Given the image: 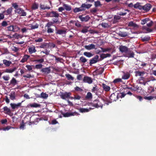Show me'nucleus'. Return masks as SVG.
I'll use <instances>...</instances> for the list:
<instances>
[{"label": "nucleus", "mask_w": 156, "mask_h": 156, "mask_svg": "<svg viewBox=\"0 0 156 156\" xmlns=\"http://www.w3.org/2000/svg\"><path fill=\"white\" fill-rule=\"evenodd\" d=\"M91 4H86L85 3L82 4L80 8H75L73 9L74 13H77L80 12L85 11L86 9H89L91 6Z\"/></svg>", "instance_id": "1"}, {"label": "nucleus", "mask_w": 156, "mask_h": 156, "mask_svg": "<svg viewBox=\"0 0 156 156\" xmlns=\"http://www.w3.org/2000/svg\"><path fill=\"white\" fill-rule=\"evenodd\" d=\"M60 97L63 99L66 100V98H68L71 95V94L70 92H60Z\"/></svg>", "instance_id": "2"}, {"label": "nucleus", "mask_w": 156, "mask_h": 156, "mask_svg": "<svg viewBox=\"0 0 156 156\" xmlns=\"http://www.w3.org/2000/svg\"><path fill=\"white\" fill-rule=\"evenodd\" d=\"M79 18L82 22H87L90 19V17L88 15L85 16L84 15H80L79 16Z\"/></svg>", "instance_id": "3"}, {"label": "nucleus", "mask_w": 156, "mask_h": 156, "mask_svg": "<svg viewBox=\"0 0 156 156\" xmlns=\"http://www.w3.org/2000/svg\"><path fill=\"white\" fill-rule=\"evenodd\" d=\"M15 12L21 16H25L27 14L26 12H25L24 10L21 8H18L15 11Z\"/></svg>", "instance_id": "4"}, {"label": "nucleus", "mask_w": 156, "mask_h": 156, "mask_svg": "<svg viewBox=\"0 0 156 156\" xmlns=\"http://www.w3.org/2000/svg\"><path fill=\"white\" fill-rule=\"evenodd\" d=\"M93 107L94 108H102L103 105L100 101L98 100H94L93 102Z\"/></svg>", "instance_id": "5"}, {"label": "nucleus", "mask_w": 156, "mask_h": 156, "mask_svg": "<svg viewBox=\"0 0 156 156\" xmlns=\"http://www.w3.org/2000/svg\"><path fill=\"white\" fill-rule=\"evenodd\" d=\"M47 16L50 17H58L59 16V14L57 13L56 12L54 11H52L47 13Z\"/></svg>", "instance_id": "6"}, {"label": "nucleus", "mask_w": 156, "mask_h": 156, "mask_svg": "<svg viewBox=\"0 0 156 156\" xmlns=\"http://www.w3.org/2000/svg\"><path fill=\"white\" fill-rule=\"evenodd\" d=\"M152 5L149 3H147L143 6L142 10L146 12L149 11L152 8Z\"/></svg>", "instance_id": "7"}, {"label": "nucleus", "mask_w": 156, "mask_h": 156, "mask_svg": "<svg viewBox=\"0 0 156 156\" xmlns=\"http://www.w3.org/2000/svg\"><path fill=\"white\" fill-rule=\"evenodd\" d=\"M83 82L87 83L89 84H91L93 82L91 78L87 76H84L83 80Z\"/></svg>", "instance_id": "8"}, {"label": "nucleus", "mask_w": 156, "mask_h": 156, "mask_svg": "<svg viewBox=\"0 0 156 156\" xmlns=\"http://www.w3.org/2000/svg\"><path fill=\"white\" fill-rule=\"evenodd\" d=\"M23 102V101H22L21 102L17 104L11 103L10 105L13 109H18L19 107H21V104Z\"/></svg>", "instance_id": "9"}, {"label": "nucleus", "mask_w": 156, "mask_h": 156, "mask_svg": "<svg viewBox=\"0 0 156 156\" xmlns=\"http://www.w3.org/2000/svg\"><path fill=\"white\" fill-rule=\"evenodd\" d=\"M119 98L118 94L115 93L112 94L110 97V99L111 102L116 101Z\"/></svg>", "instance_id": "10"}, {"label": "nucleus", "mask_w": 156, "mask_h": 156, "mask_svg": "<svg viewBox=\"0 0 156 156\" xmlns=\"http://www.w3.org/2000/svg\"><path fill=\"white\" fill-rule=\"evenodd\" d=\"M134 53L133 51H128L126 52L125 56L128 58H133L134 57Z\"/></svg>", "instance_id": "11"}, {"label": "nucleus", "mask_w": 156, "mask_h": 156, "mask_svg": "<svg viewBox=\"0 0 156 156\" xmlns=\"http://www.w3.org/2000/svg\"><path fill=\"white\" fill-rule=\"evenodd\" d=\"M94 108H92L90 107L89 109L86 108H80L78 109L79 112L80 113H83L85 112H87L90 111V110H91Z\"/></svg>", "instance_id": "12"}, {"label": "nucleus", "mask_w": 156, "mask_h": 156, "mask_svg": "<svg viewBox=\"0 0 156 156\" xmlns=\"http://www.w3.org/2000/svg\"><path fill=\"white\" fill-rule=\"evenodd\" d=\"M41 72L45 74H48L51 72V69L50 67H46L41 69Z\"/></svg>", "instance_id": "13"}, {"label": "nucleus", "mask_w": 156, "mask_h": 156, "mask_svg": "<svg viewBox=\"0 0 156 156\" xmlns=\"http://www.w3.org/2000/svg\"><path fill=\"white\" fill-rule=\"evenodd\" d=\"M28 51L30 54L35 53L37 51V50L35 49V47L34 45H32L30 47L28 48Z\"/></svg>", "instance_id": "14"}, {"label": "nucleus", "mask_w": 156, "mask_h": 156, "mask_svg": "<svg viewBox=\"0 0 156 156\" xmlns=\"http://www.w3.org/2000/svg\"><path fill=\"white\" fill-rule=\"evenodd\" d=\"M56 34L60 35H62L63 34H66V30H63L57 29L56 27Z\"/></svg>", "instance_id": "15"}, {"label": "nucleus", "mask_w": 156, "mask_h": 156, "mask_svg": "<svg viewBox=\"0 0 156 156\" xmlns=\"http://www.w3.org/2000/svg\"><path fill=\"white\" fill-rule=\"evenodd\" d=\"M85 48L87 50H90L95 48V46L94 44H91L89 45H85L84 46Z\"/></svg>", "instance_id": "16"}, {"label": "nucleus", "mask_w": 156, "mask_h": 156, "mask_svg": "<svg viewBox=\"0 0 156 156\" xmlns=\"http://www.w3.org/2000/svg\"><path fill=\"white\" fill-rule=\"evenodd\" d=\"M119 49L121 52H125L126 53L128 51V49L127 47L122 45L120 46Z\"/></svg>", "instance_id": "17"}, {"label": "nucleus", "mask_w": 156, "mask_h": 156, "mask_svg": "<svg viewBox=\"0 0 156 156\" xmlns=\"http://www.w3.org/2000/svg\"><path fill=\"white\" fill-rule=\"evenodd\" d=\"M127 88L130 89L132 91H135L138 90H141V87H139L137 85L134 86L132 87H127Z\"/></svg>", "instance_id": "18"}, {"label": "nucleus", "mask_w": 156, "mask_h": 156, "mask_svg": "<svg viewBox=\"0 0 156 156\" xmlns=\"http://www.w3.org/2000/svg\"><path fill=\"white\" fill-rule=\"evenodd\" d=\"M77 115V112H66L64 113L63 114V115L64 117H68L74 115Z\"/></svg>", "instance_id": "19"}, {"label": "nucleus", "mask_w": 156, "mask_h": 156, "mask_svg": "<svg viewBox=\"0 0 156 156\" xmlns=\"http://www.w3.org/2000/svg\"><path fill=\"white\" fill-rule=\"evenodd\" d=\"M12 9V7L8 8L7 10H5L3 12V13H5V15H8L11 14Z\"/></svg>", "instance_id": "20"}, {"label": "nucleus", "mask_w": 156, "mask_h": 156, "mask_svg": "<svg viewBox=\"0 0 156 156\" xmlns=\"http://www.w3.org/2000/svg\"><path fill=\"white\" fill-rule=\"evenodd\" d=\"M142 5H141L140 3L139 2H137L136 4L134 5V7L136 9H138L140 10H142Z\"/></svg>", "instance_id": "21"}, {"label": "nucleus", "mask_w": 156, "mask_h": 156, "mask_svg": "<svg viewBox=\"0 0 156 156\" xmlns=\"http://www.w3.org/2000/svg\"><path fill=\"white\" fill-rule=\"evenodd\" d=\"M30 57V56L27 55H25L21 60L20 62L24 63Z\"/></svg>", "instance_id": "22"}, {"label": "nucleus", "mask_w": 156, "mask_h": 156, "mask_svg": "<svg viewBox=\"0 0 156 156\" xmlns=\"http://www.w3.org/2000/svg\"><path fill=\"white\" fill-rule=\"evenodd\" d=\"M3 109L4 111L5 112V113L8 115H10L11 113V111L7 106H5L3 107Z\"/></svg>", "instance_id": "23"}, {"label": "nucleus", "mask_w": 156, "mask_h": 156, "mask_svg": "<svg viewBox=\"0 0 156 156\" xmlns=\"http://www.w3.org/2000/svg\"><path fill=\"white\" fill-rule=\"evenodd\" d=\"M49 46V45L48 43L44 42L41 44L39 46V48H48Z\"/></svg>", "instance_id": "24"}, {"label": "nucleus", "mask_w": 156, "mask_h": 156, "mask_svg": "<svg viewBox=\"0 0 156 156\" xmlns=\"http://www.w3.org/2000/svg\"><path fill=\"white\" fill-rule=\"evenodd\" d=\"M30 30H33L39 27V25L36 23L35 25H33L32 24H30L28 25Z\"/></svg>", "instance_id": "25"}, {"label": "nucleus", "mask_w": 156, "mask_h": 156, "mask_svg": "<svg viewBox=\"0 0 156 156\" xmlns=\"http://www.w3.org/2000/svg\"><path fill=\"white\" fill-rule=\"evenodd\" d=\"M16 69V67H14L12 69H5L4 71V72L6 73H11L13 72H14L15 71Z\"/></svg>", "instance_id": "26"}, {"label": "nucleus", "mask_w": 156, "mask_h": 156, "mask_svg": "<svg viewBox=\"0 0 156 156\" xmlns=\"http://www.w3.org/2000/svg\"><path fill=\"white\" fill-rule=\"evenodd\" d=\"M129 27H132L134 28H138L139 26L136 23H134L133 21L130 22L128 24Z\"/></svg>", "instance_id": "27"}, {"label": "nucleus", "mask_w": 156, "mask_h": 156, "mask_svg": "<svg viewBox=\"0 0 156 156\" xmlns=\"http://www.w3.org/2000/svg\"><path fill=\"white\" fill-rule=\"evenodd\" d=\"M119 35L121 37H125L128 35V34L127 32L120 31Z\"/></svg>", "instance_id": "28"}, {"label": "nucleus", "mask_w": 156, "mask_h": 156, "mask_svg": "<svg viewBox=\"0 0 156 156\" xmlns=\"http://www.w3.org/2000/svg\"><path fill=\"white\" fill-rule=\"evenodd\" d=\"M102 87L104 90L105 91H109L110 89V87L104 83H103L102 84Z\"/></svg>", "instance_id": "29"}, {"label": "nucleus", "mask_w": 156, "mask_h": 156, "mask_svg": "<svg viewBox=\"0 0 156 156\" xmlns=\"http://www.w3.org/2000/svg\"><path fill=\"white\" fill-rule=\"evenodd\" d=\"M135 73L136 76H143L145 74V72L144 71L141 72L138 71H135Z\"/></svg>", "instance_id": "30"}, {"label": "nucleus", "mask_w": 156, "mask_h": 156, "mask_svg": "<svg viewBox=\"0 0 156 156\" xmlns=\"http://www.w3.org/2000/svg\"><path fill=\"white\" fill-rule=\"evenodd\" d=\"M45 55L42 56V58L39 59H35L33 61L39 62L40 63H42L44 62V57Z\"/></svg>", "instance_id": "31"}, {"label": "nucleus", "mask_w": 156, "mask_h": 156, "mask_svg": "<svg viewBox=\"0 0 156 156\" xmlns=\"http://www.w3.org/2000/svg\"><path fill=\"white\" fill-rule=\"evenodd\" d=\"M3 63L7 67H9L11 64L12 62L9 61H8L6 59H4L3 60Z\"/></svg>", "instance_id": "32"}, {"label": "nucleus", "mask_w": 156, "mask_h": 156, "mask_svg": "<svg viewBox=\"0 0 156 156\" xmlns=\"http://www.w3.org/2000/svg\"><path fill=\"white\" fill-rule=\"evenodd\" d=\"M63 6L64 7V9H66L67 11H70L71 10V6L66 4H64Z\"/></svg>", "instance_id": "33"}, {"label": "nucleus", "mask_w": 156, "mask_h": 156, "mask_svg": "<svg viewBox=\"0 0 156 156\" xmlns=\"http://www.w3.org/2000/svg\"><path fill=\"white\" fill-rule=\"evenodd\" d=\"M130 76V74L129 73H124L122 76V79L124 80H127L129 78Z\"/></svg>", "instance_id": "34"}, {"label": "nucleus", "mask_w": 156, "mask_h": 156, "mask_svg": "<svg viewBox=\"0 0 156 156\" xmlns=\"http://www.w3.org/2000/svg\"><path fill=\"white\" fill-rule=\"evenodd\" d=\"M111 55L110 54H102L100 55V57L102 58V59H103L104 58H106L108 57H110L111 56Z\"/></svg>", "instance_id": "35"}, {"label": "nucleus", "mask_w": 156, "mask_h": 156, "mask_svg": "<svg viewBox=\"0 0 156 156\" xmlns=\"http://www.w3.org/2000/svg\"><path fill=\"white\" fill-rule=\"evenodd\" d=\"M9 95L11 100H13L16 99V95L15 92H12Z\"/></svg>", "instance_id": "36"}, {"label": "nucleus", "mask_w": 156, "mask_h": 156, "mask_svg": "<svg viewBox=\"0 0 156 156\" xmlns=\"http://www.w3.org/2000/svg\"><path fill=\"white\" fill-rule=\"evenodd\" d=\"M83 54L84 56L88 58L91 57L93 55L91 53L88 52H84Z\"/></svg>", "instance_id": "37"}, {"label": "nucleus", "mask_w": 156, "mask_h": 156, "mask_svg": "<svg viewBox=\"0 0 156 156\" xmlns=\"http://www.w3.org/2000/svg\"><path fill=\"white\" fill-rule=\"evenodd\" d=\"M87 60L84 57L82 56L80 57L79 61L80 62L85 63L86 62Z\"/></svg>", "instance_id": "38"}, {"label": "nucleus", "mask_w": 156, "mask_h": 156, "mask_svg": "<svg viewBox=\"0 0 156 156\" xmlns=\"http://www.w3.org/2000/svg\"><path fill=\"white\" fill-rule=\"evenodd\" d=\"M40 7L42 9L45 10L46 9H50V6H48L44 5L41 4Z\"/></svg>", "instance_id": "39"}, {"label": "nucleus", "mask_w": 156, "mask_h": 156, "mask_svg": "<svg viewBox=\"0 0 156 156\" xmlns=\"http://www.w3.org/2000/svg\"><path fill=\"white\" fill-rule=\"evenodd\" d=\"M151 39V37L149 36H145L144 37H142L141 40L143 42L148 41Z\"/></svg>", "instance_id": "40"}, {"label": "nucleus", "mask_w": 156, "mask_h": 156, "mask_svg": "<svg viewBox=\"0 0 156 156\" xmlns=\"http://www.w3.org/2000/svg\"><path fill=\"white\" fill-rule=\"evenodd\" d=\"M150 19L148 18H145L141 20V24L142 25H144Z\"/></svg>", "instance_id": "41"}, {"label": "nucleus", "mask_w": 156, "mask_h": 156, "mask_svg": "<svg viewBox=\"0 0 156 156\" xmlns=\"http://www.w3.org/2000/svg\"><path fill=\"white\" fill-rule=\"evenodd\" d=\"M65 76L67 78L68 80H73L74 78L71 75L69 74H66Z\"/></svg>", "instance_id": "42"}, {"label": "nucleus", "mask_w": 156, "mask_h": 156, "mask_svg": "<svg viewBox=\"0 0 156 156\" xmlns=\"http://www.w3.org/2000/svg\"><path fill=\"white\" fill-rule=\"evenodd\" d=\"M29 105L31 107L34 108H37L40 106V105L39 104H38L35 103L33 104H30Z\"/></svg>", "instance_id": "43"}, {"label": "nucleus", "mask_w": 156, "mask_h": 156, "mask_svg": "<svg viewBox=\"0 0 156 156\" xmlns=\"http://www.w3.org/2000/svg\"><path fill=\"white\" fill-rule=\"evenodd\" d=\"M10 84L14 86L17 83V81L13 77L11 80L10 81Z\"/></svg>", "instance_id": "44"}, {"label": "nucleus", "mask_w": 156, "mask_h": 156, "mask_svg": "<svg viewBox=\"0 0 156 156\" xmlns=\"http://www.w3.org/2000/svg\"><path fill=\"white\" fill-rule=\"evenodd\" d=\"M98 87L97 86H95L94 87H93L92 89L91 90V91L92 92H94L97 94V93L98 90Z\"/></svg>", "instance_id": "45"}, {"label": "nucleus", "mask_w": 156, "mask_h": 156, "mask_svg": "<svg viewBox=\"0 0 156 156\" xmlns=\"http://www.w3.org/2000/svg\"><path fill=\"white\" fill-rule=\"evenodd\" d=\"M48 97V94H47L46 93L42 92L41 94V97L44 99H46Z\"/></svg>", "instance_id": "46"}, {"label": "nucleus", "mask_w": 156, "mask_h": 156, "mask_svg": "<svg viewBox=\"0 0 156 156\" xmlns=\"http://www.w3.org/2000/svg\"><path fill=\"white\" fill-rule=\"evenodd\" d=\"M119 98H124L126 94V93L124 92L120 93L118 94Z\"/></svg>", "instance_id": "47"}, {"label": "nucleus", "mask_w": 156, "mask_h": 156, "mask_svg": "<svg viewBox=\"0 0 156 156\" xmlns=\"http://www.w3.org/2000/svg\"><path fill=\"white\" fill-rule=\"evenodd\" d=\"M94 5L95 7H97L99 6H101L102 5L100 2L99 1L94 2Z\"/></svg>", "instance_id": "48"}, {"label": "nucleus", "mask_w": 156, "mask_h": 156, "mask_svg": "<svg viewBox=\"0 0 156 156\" xmlns=\"http://www.w3.org/2000/svg\"><path fill=\"white\" fill-rule=\"evenodd\" d=\"M121 17L119 16L115 15L114 17V23H115L119 20H120Z\"/></svg>", "instance_id": "49"}, {"label": "nucleus", "mask_w": 156, "mask_h": 156, "mask_svg": "<svg viewBox=\"0 0 156 156\" xmlns=\"http://www.w3.org/2000/svg\"><path fill=\"white\" fill-rule=\"evenodd\" d=\"M11 48L12 51H14L15 52H17L19 50L20 48L16 47L13 46L11 47Z\"/></svg>", "instance_id": "50"}, {"label": "nucleus", "mask_w": 156, "mask_h": 156, "mask_svg": "<svg viewBox=\"0 0 156 156\" xmlns=\"http://www.w3.org/2000/svg\"><path fill=\"white\" fill-rule=\"evenodd\" d=\"M86 98L89 99L92 98V95L90 92H88L87 94V95L85 97Z\"/></svg>", "instance_id": "51"}, {"label": "nucleus", "mask_w": 156, "mask_h": 156, "mask_svg": "<svg viewBox=\"0 0 156 156\" xmlns=\"http://www.w3.org/2000/svg\"><path fill=\"white\" fill-rule=\"evenodd\" d=\"M122 81L121 79L116 78L114 80L113 83H118L122 82Z\"/></svg>", "instance_id": "52"}, {"label": "nucleus", "mask_w": 156, "mask_h": 156, "mask_svg": "<svg viewBox=\"0 0 156 156\" xmlns=\"http://www.w3.org/2000/svg\"><path fill=\"white\" fill-rule=\"evenodd\" d=\"M38 5L37 4L35 3H34L32 6V8L33 9L35 10L38 9Z\"/></svg>", "instance_id": "53"}, {"label": "nucleus", "mask_w": 156, "mask_h": 156, "mask_svg": "<svg viewBox=\"0 0 156 156\" xmlns=\"http://www.w3.org/2000/svg\"><path fill=\"white\" fill-rule=\"evenodd\" d=\"M75 90L77 92H82L83 91V90L81 88L78 87L76 86L74 88Z\"/></svg>", "instance_id": "54"}, {"label": "nucleus", "mask_w": 156, "mask_h": 156, "mask_svg": "<svg viewBox=\"0 0 156 156\" xmlns=\"http://www.w3.org/2000/svg\"><path fill=\"white\" fill-rule=\"evenodd\" d=\"M104 69L103 68H101L98 70H97V73L98 74L100 75L101 74L104 72Z\"/></svg>", "instance_id": "55"}, {"label": "nucleus", "mask_w": 156, "mask_h": 156, "mask_svg": "<svg viewBox=\"0 0 156 156\" xmlns=\"http://www.w3.org/2000/svg\"><path fill=\"white\" fill-rule=\"evenodd\" d=\"M97 62L96 61L91 58L90 60L89 64L90 66H92L93 64L96 63Z\"/></svg>", "instance_id": "56"}, {"label": "nucleus", "mask_w": 156, "mask_h": 156, "mask_svg": "<svg viewBox=\"0 0 156 156\" xmlns=\"http://www.w3.org/2000/svg\"><path fill=\"white\" fill-rule=\"evenodd\" d=\"M1 25L2 27H5L8 26V24L6 21H2V23Z\"/></svg>", "instance_id": "57"}, {"label": "nucleus", "mask_w": 156, "mask_h": 156, "mask_svg": "<svg viewBox=\"0 0 156 156\" xmlns=\"http://www.w3.org/2000/svg\"><path fill=\"white\" fill-rule=\"evenodd\" d=\"M55 18H53L52 19L53 23H59V21H58V17H55Z\"/></svg>", "instance_id": "58"}, {"label": "nucleus", "mask_w": 156, "mask_h": 156, "mask_svg": "<svg viewBox=\"0 0 156 156\" xmlns=\"http://www.w3.org/2000/svg\"><path fill=\"white\" fill-rule=\"evenodd\" d=\"M154 98V97L152 96H149V97H144V98L146 100H151L153 99Z\"/></svg>", "instance_id": "59"}, {"label": "nucleus", "mask_w": 156, "mask_h": 156, "mask_svg": "<svg viewBox=\"0 0 156 156\" xmlns=\"http://www.w3.org/2000/svg\"><path fill=\"white\" fill-rule=\"evenodd\" d=\"M99 57V56L96 55L94 57L92 58V59L96 61L97 62H98L100 61V60H98Z\"/></svg>", "instance_id": "60"}, {"label": "nucleus", "mask_w": 156, "mask_h": 156, "mask_svg": "<svg viewBox=\"0 0 156 156\" xmlns=\"http://www.w3.org/2000/svg\"><path fill=\"white\" fill-rule=\"evenodd\" d=\"M83 76V74H79L77 76V79L78 80L80 81L82 80V79Z\"/></svg>", "instance_id": "61"}, {"label": "nucleus", "mask_w": 156, "mask_h": 156, "mask_svg": "<svg viewBox=\"0 0 156 156\" xmlns=\"http://www.w3.org/2000/svg\"><path fill=\"white\" fill-rule=\"evenodd\" d=\"M97 11V9L95 8H93L90 10V12L93 14L96 13Z\"/></svg>", "instance_id": "62"}, {"label": "nucleus", "mask_w": 156, "mask_h": 156, "mask_svg": "<svg viewBox=\"0 0 156 156\" xmlns=\"http://www.w3.org/2000/svg\"><path fill=\"white\" fill-rule=\"evenodd\" d=\"M8 30L9 31H13L14 27L13 26H10L7 27Z\"/></svg>", "instance_id": "63"}, {"label": "nucleus", "mask_w": 156, "mask_h": 156, "mask_svg": "<svg viewBox=\"0 0 156 156\" xmlns=\"http://www.w3.org/2000/svg\"><path fill=\"white\" fill-rule=\"evenodd\" d=\"M54 31V30L53 29L50 28H48L47 31L48 33H53Z\"/></svg>", "instance_id": "64"}]
</instances>
